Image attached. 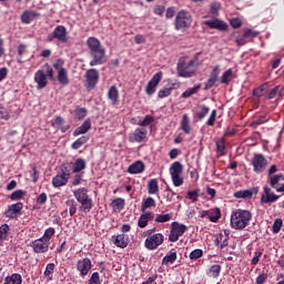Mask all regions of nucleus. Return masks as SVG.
<instances>
[{"mask_svg": "<svg viewBox=\"0 0 284 284\" xmlns=\"http://www.w3.org/2000/svg\"><path fill=\"white\" fill-rule=\"evenodd\" d=\"M252 221V212L243 209H237L231 214L232 230H245Z\"/></svg>", "mask_w": 284, "mask_h": 284, "instance_id": "obj_1", "label": "nucleus"}, {"mask_svg": "<svg viewBox=\"0 0 284 284\" xmlns=\"http://www.w3.org/2000/svg\"><path fill=\"white\" fill-rule=\"evenodd\" d=\"M59 41V43H68L70 37L68 36V29L63 24L57 26L53 31L47 37V41L52 43V41Z\"/></svg>", "mask_w": 284, "mask_h": 284, "instance_id": "obj_2", "label": "nucleus"}, {"mask_svg": "<svg viewBox=\"0 0 284 284\" xmlns=\"http://www.w3.org/2000/svg\"><path fill=\"white\" fill-rule=\"evenodd\" d=\"M192 26V13L180 10L175 16V30H187Z\"/></svg>", "mask_w": 284, "mask_h": 284, "instance_id": "obj_3", "label": "nucleus"}, {"mask_svg": "<svg viewBox=\"0 0 284 284\" xmlns=\"http://www.w3.org/2000/svg\"><path fill=\"white\" fill-rule=\"evenodd\" d=\"M169 172L171 174L173 185L175 187H181V185H183V176H181L183 174L182 163L179 161L173 162L169 169Z\"/></svg>", "mask_w": 284, "mask_h": 284, "instance_id": "obj_4", "label": "nucleus"}, {"mask_svg": "<svg viewBox=\"0 0 284 284\" xmlns=\"http://www.w3.org/2000/svg\"><path fill=\"white\" fill-rule=\"evenodd\" d=\"M251 165H253V172L263 174L267 168V159L263 153H254Z\"/></svg>", "mask_w": 284, "mask_h": 284, "instance_id": "obj_5", "label": "nucleus"}, {"mask_svg": "<svg viewBox=\"0 0 284 284\" xmlns=\"http://www.w3.org/2000/svg\"><path fill=\"white\" fill-rule=\"evenodd\" d=\"M187 232V226L185 224H181L179 222H172L171 224V231L169 235V241L171 243H176L183 234Z\"/></svg>", "mask_w": 284, "mask_h": 284, "instance_id": "obj_6", "label": "nucleus"}, {"mask_svg": "<svg viewBox=\"0 0 284 284\" xmlns=\"http://www.w3.org/2000/svg\"><path fill=\"white\" fill-rule=\"evenodd\" d=\"M163 241H165L163 233H155L152 236L145 239L144 247H146V250L154 251L160 245H163Z\"/></svg>", "mask_w": 284, "mask_h": 284, "instance_id": "obj_7", "label": "nucleus"}, {"mask_svg": "<svg viewBox=\"0 0 284 284\" xmlns=\"http://www.w3.org/2000/svg\"><path fill=\"white\" fill-rule=\"evenodd\" d=\"M221 74V65L213 67L209 79L205 82L204 90H212V88L219 87V77Z\"/></svg>", "mask_w": 284, "mask_h": 284, "instance_id": "obj_8", "label": "nucleus"}, {"mask_svg": "<svg viewBox=\"0 0 284 284\" xmlns=\"http://www.w3.org/2000/svg\"><path fill=\"white\" fill-rule=\"evenodd\" d=\"M90 54L93 57V60L89 62V65H103L105 63V48L100 47V49L90 51Z\"/></svg>", "mask_w": 284, "mask_h": 284, "instance_id": "obj_9", "label": "nucleus"}, {"mask_svg": "<svg viewBox=\"0 0 284 284\" xmlns=\"http://www.w3.org/2000/svg\"><path fill=\"white\" fill-rule=\"evenodd\" d=\"M194 61H190V63H178V74L183 79H190L194 77Z\"/></svg>", "mask_w": 284, "mask_h": 284, "instance_id": "obj_10", "label": "nucleus"}, {"mask_svg": "<svg viewBox=\"0 0 284 284\" xmlns=\"http://www.w3.org/2000/svg\"><path fill=\"white\" fill-rule=\"evenodd\" d=\"M75 268L80 273V276H88L92 270V260H90V257L79 260L75 264Z\"/></svg>", "mask_w": 284, "mask_h": 284, "instance_id": "obj_11", "label": "nucleus"}, {"mask_svg": "<svg viewBox=\"0 0 284 284\" xmlns=\"http://www.w3.org/2000/svg\"><path fill=\"white\" fill-rule=\"evenodd\" d=\"M204 26H207L210 30H219V32H226L229 28L227 22L219 18H214L212 20H205Z\"/></svg>", "mask_w": 284, "mask_h": 284, "instance_id": "obj_12", "label": "nucleus"}, {"mask_svg": "<svg viewBox=\"0 0 284 284\" xmlns=\"http://www.w3.org/2000/svg\"><path fill=\"white\" fill-rule=\"evenodd\" d=\"M163 79V71H159L158 73H155L152 79L149 81L146 88H145V92L146 94H149V97H152V94H154V92H156V85H159V83H161V80Z\"/></svg>", "mask_w": 284, "mask_h": 284, "instance_id": "obj_13", "label": "nucleus"}, {"mask_svg": "<svg viewBox=\"0 0 284 284\" xmlns=\"http://www.w3.org/2000/svg\"><path fill=\"white\" fill-rule=\"evenodd\" d=\"M280 196L272 192V189L268 186H264V194H262L260 203L261 205H272V203H276Z\"/></svg>", "mask_w": 284, "mask_h": 284, "instance_id": "obj_14", "label": "nucleus"}, {"mask_svg": "<svg viewBox=\"0 0 284 284\" xmlns=\"http://www.w3.org/2000/svg\"><path fill=\"white\" fill-rule=\"evenodd\" d=\"M31 247L34 254H48V251L50 250V244L48 242H44L43 239L39 237L38 240L31 242Z\"/></svg>", "mask_w": 284, "mask_h": 284, "instance_id": "obj_15", "label": "nucleus"}, {"mask_svg": "<svg viewBox=\"0 0 284 284\" xmlns=\"http://www.w3.org/2000/svg\"><path fill=\"white\" fill-rule=\"evenodd\" d=\"M148 139V130L144 128H138L134 132L129 134L130 143H143Z\"/></svg>", "mask_w": 284, "mask_h": 284, "instance_id": "obj_16", "label": "nucleus"}, {"mask_svg": "<svg viewBox=\"0 0 284 284\" xmlns=\"http://www.w3.org/2000/svg\"><path fill=\"white\" fill-rule=\"evenodd\" d=\"M85 79L89 90H94V87L97 85V83H99V70L89 69L85 72Z\"/></svg>", "mask_w": 284, "mask_h": 284, "instance_id": "obj_17", "label": "nucleus"}, {"mask_svg": "<svg viewBox=\"0 0 284 284\" xmlns=\"http://www.w3.org/2000/svg\"><path fill=\"white\" fill-rule=\"evenodd\" d=\"M34 82L37 83L38 90H43L48 85V75L44 70H38L34 73Z\"/></svg>", "mask_w": 284, "mask_h": 284, "instance_id": "obj_18", "label": "nucleus"}, {"mask_svg": "<svg viewBox=\"0 0 284 284\" xmlns=\"http://www.w3.org/2000/svg\"><path fill=\"white\" fill-rule=\"evenodd\" d=\"M21 210H23V203L18 202L16 204H11L4 212V215L7 219H17V215L21 214Z\"/></svg>", "mask_w": 284, "mask_h": 284, "instance_id": "obj_19", "label": "nucleus"}, {"mask_svg": "<svg viewBox=\"0 0 284 284\" xmlns=\"http://www.w3.org/2000/svg\"><path fill=\"white\" fill-rule=\"evenodd\" d=\"M90 130H92V120L90 118H88L82 125L78 126L74 131H73V136H81V134H88V132H90Z\"/></svg>", "mask_w": 284, "mask_h": 284, "instance_id": "obj_20", "label": "nucleus"}, {"mask_svg": "<svg viewBox=\"0 0 284 284\" xmlns=\"http://www.w3.org/2000/svg\"><path fill=\"white\" fill-rule=\"evenodd\" d=\"M150 221H154V212H143L138 221V227H141V230L148 227V223H150Z\"/></svg>", "mask_w": 284, "mask_h": 284, "instance_id": "obj_21", "label": "nucleus"}, {"mask_svg": "<svg viewBox=\"0 0 284 284\" xmlns=\"http://www.w3.org/2000/svg\"><path fill=\"white\" fill-rule=\"evenodd\" d=\"M179 88H181L180 82L171 83L169 88L161 89L158 92V99H165L166 97H170V94H172V90H179Z\"/></svg>", "mask_w": 284, "mask_h": 284, "instance_id": "obj_22", "label": "nucleus"}, {"mask_svg": "<svg viewBox=\"0 0 284 284\" xmlns=\"http://www.w3.org/2000/svg\"><path fill=\"white\" fill-rule=\"evenodd\" d=\"M39 17H41L39 12L32 11V10H26L21 14V22L28 26L30 24L31 21H34V19H39Z\"/></svg>", "mask_w": 284, "mask_h": 284, "instance_id": "obj_23", "label": "nucleus"}, {"mask_svg": "<svg viewBox=\"0 0 284 284\" xmlns=\"http://www.w3.org/2000/svg\"><path fill=\"white\" fill-rule=\"evenodd\" d=\"M78 203H80L79 212H82V214H88L89 212H92V209L94 207V201L92 200V197L81 200Z\"/></svg>", "mask_w": 284, "mask_h": 284, "instance_id": "obj_24", "label": "nucleus"}, {"mask_svg": "<svg viewBox=\"0 0 284 284\" xmlns=\"http://www.w3.org/2000/svg\"><path fill=\"white\" fill-rule=\"evenodd\" d=\"M145 171V163L138 160L128 168L129 174H141Z\"/></svg>", "mask_w": 284, "mask_h": 284, "instance_id": "obj_25", "label": "nucleus"}, {"mask_svg": "<svg viewBox=\"0 0 284 284\" xmlns=\"http://www.w3.org/2000/svg\"><path fill=\"white\" fill-rule=\"evenodd\" d=\"M106 97L111 105H119V88H116V85L110 87Z\"/></svg>", "mask_w": 284, "mask_h": 284, "instance_id": "obj_26", "label": "nucleus"}, {"mask_svg": "<svg viewBox=\"0 0 284 284\" xmlns=\"http://www.w3.org/2000/svg\"><path fill=\"white\" fill-rule=\"evenodd\" d=\"M283 97H284V87L281 84L273 88L267 94V99L270 101H272V99H283Z\"/></svg>", "mask_w": 284, "mask_h": 284, "instance_id": "obj_27", "label": "nucleus"}, {"mask_svg": "<svg viewBox=\"0 0 284 284\" xmlns=\"http://www.w3.org/2000/svg\"><path fill=\"white\" fill-rule=\"evenodd\" d=\"M68 181H70V178L63 175L62 173H58L53 179H52V185L53 187H63V185H68Z\"/></svg>", "mask_w": 284, "mask_h": 284, "instance_id": "obj_28", "label": "nucleus"}, {"mask_svg": "<svg viewBox=\"0 0 284 284\" xmlns=\"http://www.w3.org/2000/svg\"><path fill=\"white\" fill-rule=\"evenodd\" d=\"M207 114H210V106L201 104L197 106V111L194 113V119H197V121H203Z\"/></svg>", "mask_w": 284, "mask_h": 284, "instance_id": "obj_29", "label": "nucleus"}, {"mask_svg": "<svg viewBox=\"0 0 284 284\" xmlns=\"http://www.w3.org/2000/svg\"><path fill=\"white\" fill-rule=\"evenodd\" d=\"M176 258H178V254H176V250L172 248L169 254H166L163 258H162V265H173V263H176Z\"/></svg>", "mask_w": 284, "mask_h": 284, "instance_id": "obj_30", "label": "nucleus"}, {"mask_svg": "<svg viewBox=\"0 0 284 284\" xmlns=\"http://www.w3.org/2000/svg\"><path fill=\"white\" fill-rule=\"evenodd\" d=\"M73 196L78 202L91 199L90 195L88 194V187L77 189L75 191H73Z\"/></svg>", "mask_w": 284, "mask_h": 284, "instance_id": "obj_31", "label": "nucleus"}, {"mask_svg": "<svg viewBox=\"0 0 284 284\" xmlns=\"http://www.w3.org/2000/svg\"><path fill=\"white\" fill-rule=\"evenodd\" d=\"M112 241L116 247H121L122 250L128 247V239H125V234L113 235Z\"/></svg>", "mask_w": 284, "mask_h": 284, "instance_id": "obj_32", "label": "nucleus"}, {"mask_svg": "<svg viewBox=\"0 0 284 284\" xmlns=\"http://www.w3.org/2000/svg\"><path fill=\"white\" fill-rule=\"evenodd\" d=\"M88 163L82 158H79L72 163L73 174H79V172H83L85 170Z\"/></svg>", "mask_w": 284, "mask_h": 284, "instance_id": "obj_33", "label": "nucleus"}, {"mask_svg": "<svg viewBox=\"0 0 284 284\" xmlns=\"http://www.w3.org/2000/svg\"><path fill=\"white\" fill-rule=\"evenodd\" d=\"M87 45L90 52H93L94 50H99L100 48H103V45H101V41H99V39L94 37L88 38Z\"/></svg>", "mask_w": 284, "mask_h": 284, "instance_id": "obj_34", "label": "nucleus"}, {"mask_svg": "<svg viewBox=\"0 0 284 284\" xmlns=\"http://www.w3.org/2000/svg\"><path fill=\"white\" fill-rule=\"evenodd\" d=\"M58 81L61 85H68L70 83V79L68 78V69L61 68L58 71Z\"/></svg>", "mask_w": 284, "mask_h": 284, "instance_id": "obj_35", "label": "nucleus"}, {"mask_svg": "<svg viewBox=\"0 0 284 284\" xmlns=\"http://www.w3.org/2000/svg\"><path fill=\"white\" fill-rule=\"evenodd\" d=\"M151 207H156V200H154L152 196H149L143 200L141 212H148Z\"/></svg>", "mask_w": 284, "mask_h": 284, "instance_id": "obj_36", "label": "nucleus"}, {"mask_svg": "<svg viewBox=\"0 0 284 284\" xmlns=\"http://www.w3.org/2000/svg\"><path fill=\"white\" fill-rule=\"evenodd\" d=\"M234 79V71L232 69H229L222 73V77L220 78V83H223L224 85H230V81Z\"/></svg>", "mask_w": 284, "mask_h": 284, "instance_id": "obj_37", "label": "nucleus"}, {"mask_svg": "<svg viewBox=\"0 0 284 284\" xmlns=\"http://www.w3.org/2000/svg\"><path fill=\"white\" fill-rule=\"evenodd\" d=\"M181 130L184 131V134H190L192 132V126H190V116L183 114L181 120Z\"/></svg>", "mask_w": 284, "mask_h": 284, "instance_id": "obj_38", "label": "nucleus"}, {"mask_svg": "<svg viewBox=\"0 0 284 284\" xmlns=\"http://www.w3.org/2000/svg\"><path fill=\"white\" fill-rule=\"evenodd\" d=\"M72 172L74 173V169L72 166V162L64 163L60 166V174L67 176V179H70Z\"/></svg>", "mask_w": 284, "mask_h": 284, "instance_id": "obj_39", "label": "nucleus"}, {"mask_svg": "<svg viewBox=\"0 0 284 284\" xmlns=\"http://www.w3.org/2000/svg\"><path fill=\"white\" fill-rule=\"evenodd\" d=\"M222 214H221V209L215 207V209H211L209 211V221H211V223H219V220L221 219Z\"/></svg>", "mask_w": 284, "mask_h": 284, "instance_id": "obj_40", "label": "nucleus"}, {"mask_svg": "<svg viewBox=\"0 0 284 284\" xmlns=\"http://www.w3.org/2000/svg\"><path fill=\"white\" fill-rule=\"evenodd\" d=\"M159 193V180L151 179L148 182V194H158Z\"/></svg>", "mask_w": 284, "mask_h": 284, "instance_id": "obj_41", "label": "nucleus"}, {"mask_svg": "<svg viewBox=\"0 0 284 284\" xmlns=\"http://www.w3.org/2000/svg\"><path fill=\"white\" fill-rule=\"evenodd\" d=\"M90 141V136L82 135L77 141H74L71 145L72 150H79L81 146L85 145Z\"/></svg>", "mask_w": 284, "mask_h": 284, "instance_id": "obj_42", "label": "nucleus"}, {"mask_svg": "<svg viewBox=\"0 0 284 284\" xmlns=\"http://www.w3.org/2000/svg\"><path fill=\"white\" fill-rule=\"evenodd\" d=\"M54 234H57V230L50 226L44 231L43 236H41L40 239H42V241L47 242L50 245V241H52V236H54Z\"/></svg>", "mask_w": 284, "mask_h": 284, "instance_id": "obj_43", "label": "nucleus"}, {"mask_svg": "<svg viewBox=\"0 0 284 284\" xmlns=\"http://www.w3.org/2000/svg\"><path fill=\"white\" fill-rule=\"evenodd\" d=\"M254 191L252 190H241L233 194L235 199H252Z\"/></svg>", "mask_w": 284, "mask_h": 284, "instance_id": "obj_44", "label": "nucleus"}, {"mask_svg": "<svg viewBox=\"0 0 284 284\" xmlns=\"http://www.w3.org/2000/svg\"><path fill=\"white\" fill-rule=\"evenodd\" d=\"M200 197H201V189L187 191L186 193V199H189V201H192V203H196Z\"/></svg>", "mask_w": 284, "mask_h": 284, "instance_id": "obj_45", "label": "nucleus"}, {"mask_svg": "<svg viewBox=\"0 0 284 284\" xmlns=\"http://www.w3.org/2000/svg\"><path fill=\"white\" fill-rule=\"evenodd\" d=\"M114 211L121 212V210L125 209V200L122 197L114 199L111 203Z\"/></svg>", "mask_w": 284, "mask_h": 284, "instance_id": "obj_46", "label": "nucleus"}, {"mask_svg": "<svg viewBox=\"0 0 284 284\" xmlns=\"http://www.w3.org/2000/svg\"><path fill=\"white\" fill-rule=\"evenodd\" d=\"M221 265L220 264H213L207 272V276H211L212 278H219L221 275Z\"/></svg>", "mask_w": 284, "mask_h": 284, "instance_id": "obj_47", "label": "nucleus"}, {"mask_svg": "<svg viewBox=\"0 0 284 284\" xmlns=\"http://www.w3.org/2000/svg\"><path fill=\"white\" fill-rule=\"evenodd\" d=\"M200 89H201V84H195L193 88L186 89L182 93V99H190V97H192L193 94H196V92H199Z\"/></svg>", "mask_w": 284, "mask_h": 284, "instance_id": "obj_48", "label": "nucleus"}, {"mask_svg": "<svg viewBox=\"0 0 284 284\" xmlns=\"http://www.w3.org/2000/svg\"><path fill=\"white\" fill-rule=\"evenodd\" d=\"M28 53V45L26 44H19L18 45V59H17V63H19L21 65V63H23V54Z\"/></svg>", "mask_w": 284, "mask_h": 284, "instance_id": "obj_49", "label": "nucleus"}, {"mask_svg": "<svg viewBox=\"0 0 284 284\" xmlns=\"http://www.w3.org/2000/svg\"><path fill=\"white\" fill-rule=\"evenodd\" d=\"M281 181H284L283 173L270 176L268 183H270L271 187L276 190V184L281 183Z\"/></svg>", "mask_w": 284, "mask_h": 284, "instance_id": "obj_50", "label": "nucleus"}, {"mask_svg": "<svg viewBox=\"0 0 284 284\" xmlns=\"http://www.w3.org/2000/svg\"><path fill=\"white\" fill-rule=\"evenodd\" d=\"M8 232H10V225L2 224L0 226V245H3V241L8 239Z\"/></svg>", "mask_w": 284, "mask_h": 284, "instance_id": "obj_51", "label": "nucleus"}, {"mask_svg": "<svg viewBox=\"0 0 284 284\" xmlns=\"http://www.w3.org/2000/svg\"><path fill=\"white\" fill-rule=\"evenodd\" d=\"M74 116L78 121H83V119H85V116H88V109L77 108L74 110Z\"/></svg>", "mask_w": 284, "mask_h": 284, "instance_id": "obj_52", "label": "nucleus"}, {"mask_svg": "<svg viewBox=\"0 0 284 284\" xmlns=\"http://www.w3.org/2000/svg\"><path fill=\"white\" fill-rule=\"evenodd\" d=\"M154 123V116L145 115L143 121L134 122V125H141V128H148V125H152Z\"/></svg>", "mask_w": 284, "mask_h": 284, "instance_id": "obj_53", "label": "nucleus"}, {"mask_svg": "<svg viewBox=\"0 0 284 284\" xmlns=\"http://www.w3.org/2000/svg\"><path fill=\"white\" fill-rule=\"evenodd\" d=\"M65 205L69 207L70 216H74V214H77V201H74V199H69L65 201Z\"/></svg>", "mask_w": 284, "mask_h": 284, "instance_id": "obj_54", "label": "nucleus"}, {"mask_svg": "<svg viewBox=\"0 0 284 284\" xmlns=\"http://www.w3.org/2000/svg\"><path fill=\"white\" fill-rule=\"evenodd\" d=\"M267 122V118H265V115H261L258 118H255L252 122H251V128H253L254 130H256V128H258V125H263V123Z\"/></svg>", "mask_w": 284, "mask_h": 284, "instance_id": "obj_55", "label": "nucleus"}, {"mask_svg": "<svg viewBox=\"0 0 284 284\" xmlns=\"http://www.w3.org/2000/svg\"><path fill=\"white\" fill-rule=\"evenodd\" d=\"M55 267H57V265L54 263L47 264V267L44 270V276H47V278H49V281H52V274H54Z\"/></svg>", "mask_w": 284, "mask_h": 284, "instance_id": "obj_56", "label": "nucleus"}, {"mask_svg": "<svg viewBox=\"0 0 284 284\" xmlns=\"http://www.w3.org/2000/svg\"><path fill=\"white\" fill-rule=\"evenodd\" d=\"M243 36L246 39H256V37H258V31L253 29H243Z\"/></svg>", "mask_w": 284, "mask_h": 284, "instance_id": "obj_57", "label": "nucleus"}, {"mask_svg": "<svg viewBox=\"0 0 284 284\" xmlns=\"http://www.w3.org/2000/svg\"><path fill=\"white\" fill-rule=\"evenodd\" d=\"M168 221H172V214H159L155 217V223H168Z\"/></svg>", "mask_w": 284, "mask_h": 284, "instance_id": "obj_58", "label": "nucleus"}, {"mask_svg": "<svg viewBox=\"0 0 284 284\" xmlns=\"http://www.w3.org/2000/svg\"><path fill=\"white\" fill-rule=\"evenodd\" d=\"M203 256V250L201 248H195L193 250L190 255H189V258L191 261H199V258H201Z\"/></svg>", "mask_w": 284, "mask_h": 284, "instance_id": "obj_59", "label": "nucleus"}, {"mask_svg": "<svg viewBox=\"0 0 284 284\" xmlns=\"http://www.w3.org/2000/svg\"><path fill=\"white\" fill-rule=\"evenodd\" d=\"M24 195H26V191L17 190L13 193H11L10 200L11 201H21V199H23Z\"/></svg>", "mask_w": 284, "mask_h": 284, "instance_id": "obj_60", "label": "nucleus"}, {"mask_svg": "<svg viewBox=\"0 0 284 284\" xmlns=\"http://www.w3.org/2000/svg\"><path fill=\"white\" fill-rule=\"evenodd\" d=\"M283 227V220L276 219L273 223L272 232L273 234H278L281 232V229Z\"/></svg>", "mask_w": 284, "mask_h": 284, "instance_id": "obj_61", "label": "nucleus"}, {"mask_svg": "<svg viewBox=\"0 0 284 284\" xmlns=\"http://www.w3.org/2000/svg\"><path fill=\"white\" fill-rule=\"evenodd\" d=\"M265 88H267V83L262 84L260 88L253 90V97H257L261 99L265 94Z\"/></svg>", "mask_w": 284, "mask_h": 284, "instance_id": "obj_62", "label": "nucleus"}, {"mask_svg": "<svg viewBox=\"0 0 284 284\" xmlns=\"http://www.w3.org/2000/svg\"><path fill=\"white\" fill-rule=\"evenodd\" d=\"M89 284H101V275H99V272L92 273Z\"/></svg>", "mask_w": 284, "mask_h": 284, "instance_id": "obj_63", "label": "nucleus"}, {"mask_svg": "<svg viewBox=\"0 0 284 284\" xmlns=\"http://www.w3.org/2000/svg\"><path fill=\"white\" fill-rule=\"evenodd\" d=\"M214 123H216V110L215 109L211 112V114L206 121V125L212 128L214 125Z\"/></svg>", "mask_w": 284, "mask_h": 284, "instance_id": "obj_64", "label": "nucleus"}]
</instances>
